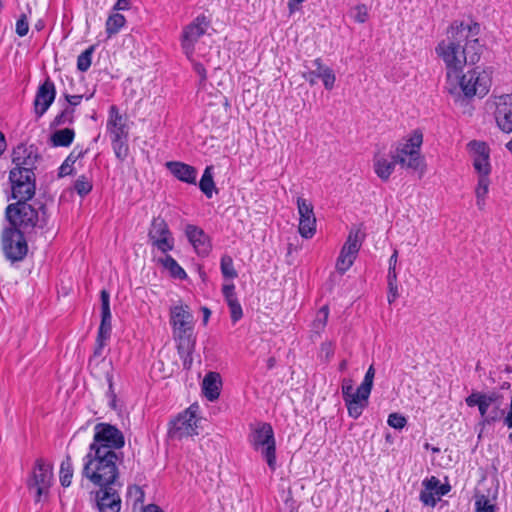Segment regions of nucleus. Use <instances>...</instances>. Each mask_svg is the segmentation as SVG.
<instances>
[{
    "label": "nucleus",
    "mask_w": 512,
    "mask_h": 512,
    "mask_svg": "<svg viewBox=\"0 0 512 512\" xmlns=\"http://www.w3.org/2000/svg\"><path fill=\"white\" fill-rule=\"evenodd\" d=\"M469 31V28H465L464 22L455 21L447 30V38L439 42L435 48L446 67L445 89L452 91L457 89L458 75L463 72L467 64L463 41L467 38Z\"/></svg>",
    "instance_id": "f257e3e1"
},
{
    "label": "nucleus",
    "mask_w": 512,
    "mask_h": 512,
    "mask_svg": "<svg viewBox=\"0 0 512 512\" xmlns=\"http://www.w3.org/2000/svg\"><path fill=\"white\" fill-rule=\"evenodd\" d=\"M170 324L173 339L184 368L192 365V354L195 350L194 317L187 305H175L170 309Z\"/></svg>",
    "instance_id": "f03ea898"
},
{
    "label": "nucleus",
    "mask_w": 512,
    "mask_h": 512,
    "mask_svg": "<svg viewBox=\"0 0 512 512\" xmlns=\"http://www.w3.org/2000/svg\"><path fill=\"white\" fill-rule=\"evenodd\" d=\"M119 454H98L88 452L83 461L82 475L97 487L119 485L117 463L122 462Z\"/></svg>",
    "instance_id": "7ed1b4c3"
},
{
    "label": "nucleus",
    "mask_w": 512,
    "mask_h": 512,
    "mask_svg": "<svg viewBox=\"0 0 512 512\" xmlns=\"http://www.w3.org/2000/svg\"><path fill=\"white\" fill-rule=\"evenodd\" d=\"M5 215L11 227L22 232H30L35 228H44L48 223L46 205L40 200L17 201L6 207Z\"/></svg>",
    "instance_id": "20e7f679"
},
{
    "label": "nucleus",
    "mask_w": 512,
    "mask_h": 512,
    "mask_svg": "<svg viewBox=\"0 0 512 512\" xmlns=\"http://www.w3.org/2000/svg\"><path fill=\"white\" fill-rule=\"evenodd\" d=\"M458 83L456 90L445 89L450 95L455 97V100L460 99L462 96L466 98H472L478 96L480 98L488 94L491 84V72L488 70L478 71L473 69L468 71L466 74L458 75Z\"/></svg>",
    "instance_id": "39448f33"
},
{
    "label": "nucleus",
    "mask_w": 512,
    "mask_h": 512,
    "mask_svg": "<svg viewBox=\"0 0 512 512\" xmlns=\"http://www.w3.org/2000/svg\"><path fill=\"white\" fill-rule=\"evenodd\" d=\"M106 130L115 156L120 161H124L129 154V126L127 124V117L120 113L116 105L109 107Z\"/></svg>",
    "instance_id": "423d86ee"
},
{
    "label": "nucleus",
    "mask_w": 512,
    "mask_h": 512,
    "mask_svg": "<svg viewBox=\"0 0 512 512\" xmlns=\"http://www.w3.org/2000/svg\"><path fill=\"white\" fill-rule=\"evenodd\" d=\"M125 445V438L117 427L109 423H98L94 427L93 441L89 446V451L98 454H119L123 457L120 450Z\"/></svg>",
    "instance_id": "0eeeda50"
},
{
    "label": "nucleus",
    "mask_w": 512,
    "mask_h": 512,
    "mask_svg": "<svg viewBox=\"0 0 512 512\" xmlns=\"http://www.w3.org/2000/svg\"><path fill=\"white\" fill-rule=\"evenodd\" d=\"M248 441L255 451H259L267 462L268 467L276 469V441L272 426L266 422H259L250 426Z\"/></svg>",
    "instance_id": "6e6552de"
},
{
    "label": "nucleus",
    "mask_w": 512,
    "mask_h": 512,
    "mask_svg": "<svg viewBox=\"0 0 512 512\" xmlns=\"http://www.w3.org/2000/svg\"><path fill=\"white\" fill-rule=\"evenodd\" d=\"M422 142V133L419 130L413 131L404 142L398 143L392 158L403 168L423 173L424 159L420 153Z\"/></svg>",
    "instance_id": "1a4fd4ad"
},
{
    "label": "nucleus",
    "mask_w": 512,
    "mask_h": 512,
    "mask_svg": "<svg viewBox=\"0 0 512 512\" xmlns=\"http://www.w3.org/2000/svg\"><path fill=\"white\" fill-rule=\"evenodd\" d=\"M210 19L204 15H198L192 22L183 27L180 42L183 53L188 59H192L195 52V45L206 33L210 26Z\"/></svg>",
    "instance_id": "9d476101"
},
{
    "label": "nucleus",
    "mask_w": 512,
    "mask_h": 512,
    "mask_svg": "<svg viewBox=\"0 0 512 512\" xmlns=\"http://www.w3.org/2000/svg\"><path fill=\"white\" fill-rule=\"evenodd\" d=\"M52 479V465L42 458L36 459L31 475L27 481L28 489L35 492L36 502H39L42 496L48 493Z\"/></svg>",
    "instance_id": "9b49d317"
},
{
    "label": "nucleus",
    "mask_w": 512,
    "mask_h": 512,
    "mask_svg": "<svg viewBox=\"0 0 512 512\" xmlns=\"http://www.w3.org/2000/svg\"><path fill=\"white\" fill-rule=\"evenodd\" d=\"M2 249L6 258L12 262L23 260L28 252L24 232L15 227L5 228L2 232Z\"/></svg>",
    "instance_id": "f8f14e48"
},
{
    "label": "nucleus",
    "mask_w": 512,
    "mask_h": 512,
    "mask_svg": "<svg viewBox=\"0 0 512 512\" xmlns=\"http://www.w3.org/2000/svg\"><path fill=\"white\" fill-rule=\"evenodd\" d=\"M12 185V197L17 201H29L35 195V174L34 171H20L13 168L9 174Z\"/></svg>",
    "instance_id": "ddd939ff"
},
{
    "label": "nucleus",
    "mask_w": 512,
    "mask_h": 512,
    "mask_svg": "<svg viewBox=\"0 0 512 512\" xmlns=\"http://www.w3.org/2000/svg\"><path fill=\"white\" fill-rule=\"evenodd\" d=\"M362 246L360 230H351L336 260L335 268L340 274L348 271L356 260Z\"/></svg>",
    "instance_id": "4468645a"
},
{
    "label": "nucleus",
    "mask_w": 512,
    "mask_h": 512,
    "mask_svg": "<svg viewBox=\"0 0 512 512\" xmlns=\"http://www.w3.org/2000/svg\"><path fill=\"white\" fill-rule=\"evenodd\" d=\"M149 243L162 253L166 254L174 249V237L166 221L161 217H154L148 231Z\"/></svg>",
    "instance_id": "2eb2a0df"
},
{
    "label": "nucleus",
    "mask_w": 512,
    "mask_h": 512,
    "mask_svg": "<svg viewBox=\"0 0 512 512\" xmlns=\"http://www.w3.org/2000/svg\"><path fill=\"white\" fill-rule=\"evenodd\" d=\"M122 484L98 487L91 492L94 500V506L98 512H120L122 501L119 489Z\"/></svg>",
    "instance_id": "dca6fc26"
},
{
    "label": "nucleus",
    "mask_w": 512,
    "mask_h": 512,
    "mask_svg": "<svg viewBox=\"0 0 512 512\" xmlns=\"http://www.w3.org/2000/svg\"><path fill=\"white\" fill-rule=\"evenodd\" d=\"M196 409L190 406L184 412L180 413L170 423L169 436L172 439H182L184 437L197 435Z\"/></svg>",
    "instance_id": "f3484780"
},
{
    "label": "nucleus",
    "mask_w": 512,
    "mask_h": 512,
    "mask_svg": "<svg viewBox=\"0 0 512 512\" xmlns=\"http://www.w3.org/2000/svg\"><path fill=\"white\" fill-rule=\"evenodd\" d=\"M296 204L299 214L298 232L301 237L311 239L316 233L314 207L310 201L303 197H298Z\"/></svg>",
    "instance_id": "a211bd4d"
},
{
    "label": "nucleus",
    "mask_w": 512,
    "mask_h": 512,
    "mask_svg": "<svg viewBox=\"0 0 512 512\" xmlns=\"http://www.w3.org/2000/svg\"><path fill=\"white\" fill-rule=\"evenodd\" d=\"M467 148L473 158V167L479 174V177H489L491 166L489 162L490 150L488 145L483 141H470Z\"/></svg>",
    "instance_id": "6ab92c4d"
},
{
    "label": "nucleus",
    "mask_w": 512,
    "mask_h": 512,
    "mask_svg": "<svg viewBox=\"0 0 512 512\" xmlns=\"http://www.w3.org/2000/svg\"><path fill=\"white\" fill-rule=\"evenodd\" d=\"M56 88L54 82L47 77L37 89L34 99V112L38 118L42 117L54 102Z\"/></svg>",
    "instance_id": "aec40b11"
},
{
    "label": "nucleus",
    "mask_w": 512,
    "mask_h": 512,
    "mask_svg": "<svg viewBox=\"0 0 512 512\" xmlns=\"http://www.w3.org/2000/svg\"><path fill=\"white\" fill-rule=\"evenodd\" d=\"M465 28H469L470 31L467 33V38L463 41V51H465L467 56L466 63L474 65L480 60L483 52V45L480 44L477 38L480 26L477 23L465 24Z\"/></svg>",
    "instance_id": "412c9836"
},
{
    "label": "nucleus",
    "mask_w": 512,
    "mask_h": 512,
    "mask_svg": "<svg viewBox=\"0 0 512 512\" xmlns=\"http://www.w3.org/2000/svg\"><path fill=\"white\" fill-rule=\"evenodd\" d=\"M495 119L498 127L505 133L512 132V95L504 94L496 97Z\"/></svg>",
    "instance_id": "4be33fe9"
},
{
    "label": "nucleus",
    "mask_w": 512,
    "mask_h": 512,
    "mask_svg": "<svg viewBox=\"0 0 512 512\" xmlns=\"http://www.w3.org/2000/svg\"><path fill=\"white\" fill-rule=\"evenodd\" d=\"M185 234L199 256H207L211 251V243L203 229L189 224L185 228Z\"/></svg>",
    "instance_id": "5701e85b"
},
{
    "label": "nucleus",
    "mask_w": 512,
    "mask_h": 512,
    "mask_svg": "<svg viewBox=\"0 0 512 512\" xmlns=\"http://www.w3.org/2000/svg\"><path fill=\"white\" fill-rule=\"evenodd\" d=\"M370 394L371 391L363 390L361 385L351 394V397L345 402L350 417L354 419L360 417L363 410L368 406Z\"/></svg>",
    "instance_id": "b1692460"
},
{
    "label": "nucleus",
    "mask_w": 512,
    "mask_h": 512,
    "mask_svg": "<svg viewBox=\"0 0 512 512\" xmlns=\"http://www.w3.org/2000/svg\"><path fill=\"white\" fill-rule=\"evenodd\" d=\"M166 167L179 181L196 184L197 170L195 167L179 161L167 162Z\"/></svg>",
    "instance_id": "393cba45"
},
{
    "label": "nucleus",
    "mask_w": 512,
    "mask_h": 512,
    "mask_svg": "<svg viewBox=\"0 0 512 512\" xmlns=\"http://www.w3.org/2000/svg\"><path fill=\"white\" fill-rule=\"evenodd\" d=\"M222 294L229 307L232 322H238L243 317V310L235 292V285L233 283L224 284Z\"/></svg>",
    "instance_id": "a878e982"
},
{
    "label": "nucleus",
    "mask_w": 512,
    "mask_h": 512,
    "mask_svg": "<svg viewBox=\"0 0 512 512\" xmlns=\"http://www.w3.org/2000/svg\"><path fill=\"white\" fill-rule=\"evenodd\" d=\"M396 164L395 159L392 158V160H389L386 155L382 153H376L373 158L374 172L382 181L389 180Z\"/></svg>",
    "instance_id": "bb28decb"
},
{
    "label": "nucleus",
    "mask_w": 512,
    "mask_h": 512,
    "mask_svg": "<svg viewBox=\"0 0 512 512\" xmlns=\"http://www.w3.org/2000/svg\"><path fill=\"white\" fill-rule=\"evenodd\" d=\"M203 392L210 401L218 399L220 395L221 380L216 372H209L203 379Z\"/></svg>",
    "instance_id": "cd10ccee"
},
{
    "label": "nucleus",
    "mask_w": 512,
    "mask_h": 512,
    "mask_svg": "<svg viewBox=\"0 0 512 512\" xmlns=\"http://www.w3.org/2000/svg\"><path fill=\"white\" fill-rule=\"evenodd\" d=\"M314 65L316 66V70L310 71L309 76L318 75V78L323 81L324 87L327 90H332L336 81L334 71L330 67L324 66L320 58L314 60Z\"/></svg>",
    "instance_id": "c85d7f7f"
},
{
    "label": "nucleus",
    "mask_w": 512,
    "mask_h": 512,
    "mask_svg": "<svg viewBox=\"0 0 512 512\" xmlns=\"http://www.w3.org/2000/svg\"><path fill=\"white\" fill-rule=\"evenodd\" d=\"M75 138V131L71 128L56 130L50 136V143L53 147H68Z\"/></svg>",
    "instance_id": "c756f323"
},
{
    "label": "nucleus",
    "mask_w": 512,
    "mask_h": 512,
    "mask_svg": "<svg viewBox=\"0 0 512 512\" xmlns=\"http://www.w3.org/2000/svg\"><path fill=\"white\" fill-rule=\"evenodd\" d=\"M422 484L424 489L420 492V501L426 506L434 507L439 500L434 492L437 486L436 480L425 479Z\"/></svg>",
    "instance_id": "7c9ffc66"
},
{
    "label": "nucleus",
    "mask_w": 512,
    "mask_h": 512,
    "mask_svg": "<svg viewBox=\"0 0 512 512\" xmlns=\"http://www.w3.org/2000/svg\"><path fill=\"white\" fill-rule=\"evenodd\" d=\"M159 264H161L165 269H167L171 276L177 279H185L187 274L185 270L177 263V261L167 253L164 257H161L157 260Z\"/></svg>",
    "instance_id": "2f4dec72"
},
{
    "label": "nucleus",
    "mask_w": 512,
    "mask_h": 512,
    "mask_svg": "<svg viewBox=\"0 0 512 512\" xmlns=\"http://www.w3.org/2000/svg\"><path fill=\"white\" fill-rule=\"evenodd\" d=\"M85 153L86 151H84L83 149L75 147L60 166L59 176L64 177L71 175L73 172V165L78 159L82 158Z\"/></svg>",
    "instance_id": "473e14b6"
},
{
    "label": "nucleus",
    "mask_w": 512,
    "mask_h": 512,
    "mask_svg": "<svg viewBox=\"0 0 512 512\" xmlns=\"http://www.w3.org/2000/svg\"><path fill=\"white\" fill-rule=\"evenodd\" d=\"M490 180L489 177L482 176L478 178V183L475 188L476 205L479 210H484L486 204V196L489 191Z\"/></svg>",
    "instance_id": "72a5a7b5"
},
{
    "label": "nucleus",
    "mask_w": 512,
    "mask_h": 512,
    "mask_svg": "<svg viewBox=\"0 0 512 512\" xmlns=\"http://www.w3.org/2000/svg\"><path fill=\"white\" fill-rule=\"evenodd\" d=\"M475 512H496L495 497H489L476 491L475 494Z\"/></svg>",
    "instance_id": "f704fd0d"
},
{
    "label": "nucleus",
    "mask_w": 512,
    "mask_h": 512,
    "mask_svg": "<svg viewBox=\"0 0 512 512\" xmlns=\"http://www.w3.org/2000/svg\"><path fill=\"white\" fill-rule=\"evenodd\" d=\"M212 171L213 167L207 166L199 182V188L207 198H211L216 189Z\"/></svg>",
    "instance_id": "c9c22d12"
},
{
    "label": "nucleus",
    "mask_w": 512,
    "mask_h": 512,
    "mask_svg": "<svg viewBox=\"0 0 512 512\" xmlns=\"http://www.w3.org/2000/svg\"><path fill=\"white\" fill-rule=\"evenodd\" d=\"M126 23L125 17L120 13L111 14L106 20V33L108 38L117 34Z\"/></svg>",
    "instance_id": "e433bc0d"
},
{
    "label": "nucleus",
    "mask_w": 512,
    "mask_h": 512,
    "mask_svg": "<svg viewBox=\"0 0 512 512\" xmlns=\"http://www.w3.org/2000/svg\"><path fill=\"white\" fill-rule=\"evenodd\" d=\"M73 477V465L69 455L62 461L60 465V483L63 487H69Z\"/></svg>",
    "instance_id": "4c0bfd02"
},
{
    "label": "nucleus",
    "mask_w": 512,
    "mask_h": 512,
    "mask_svg": "<svg viewBox=\"0 0 512 512\" xmlns=\"http://www.w3.org/2000/svg\"><path fill=\"white\" fill-rule=\"evenodd\" d=\"M75 109L70 106H65L63 110L57 114L50 123V127H58L65 124H71L74 121Z\"/></svg>",
    "instance_id": "58836bf2"
},
{
    "label": "nucleus",
    "mask_w": 512,
    "mask_h": 512,
    "mask_svg": "<svg viewBox=\"0 0 512 512\" xmlns=\"http://www.w3.org/2000/svg\"><path fill=\"white\" fill-rule=\"evenodd\" d=\"M220 270L225 279H235L238 273L234 268V262L230 255L224 254L220 260Z\"/></svg>",
    "instance_id": "ea45409f"
},
{
    "label": "nucleus",
    "mask_w": 512,
    "mask_h": 512,
    "mask_svg": "<svg viewBox=\"0 0 512 512\" xmlns=\"http://www.w3.org/2000/svg\"><path fill=\"white\" fill-rule=\"evenodd\" d=\"M501 398L496 392H492L490 394H486L484 398L477 405L479 413L483 418L484 423H486V417L489 415L488 409L491 404L496 403Z\"/></svg>",
    "instance_id": "a19ab883"
},
{
    "label": "nucleus",
    "mask_w": 512,
    "mask_h": 512,
    "mask_svg": "<svg viewBox=\"0 0 512 512\" xmlns=\"http://www.w3.org/2000/svg\"><path fill=\"white\" fill-rule=\"evenodd\" d=\"M32 152H34L32 146L27 147L24 144H20L15 147L12 152V162L15 164L14 168H20L25 162L26 156H29Z\"/></svg>",
    "instance_id": "79ce46f5"
},
{
    "label": "nucleus",
    "mask_w": 512,
    "mask_h": 512,
    "mask_svg": "<svg viewBox=\"0 0 512 512\" xmlns=\"http://www.w3.org/2000/svg\"><path fill=\"white\" fill-rule=\"evenodd\" d=\"M95 46L92 45L83 51L77 58V69L81 72H86L92 63V55L94 53Z\"/></svg>",
    "instance_id": "37998d69"
},
{
    "label": "nucleus",
    "mask_w": 512,
    "mask_h": 512,
    "mask_svg": "<svg viewBox=\"0 0 512 512\" xmlns=\"http://www.w3.org/2000/svg\"><path fill=\"white\" fill-rule=\"evenodd\" d=\"M329 316V308L327 305H324L319 309L317 312L316 318L313 321V329L316 332H320L324 330L326 327L327 321Z\"/></svg>",
    "instance_id": "c03bdc74"
},
{
    "label": "nucleus",
    "mask_w": 512,
    "mask_h": 512,
    "mask_svg": "<svg viewBox=\"0 0 512 512\" xmlns=\"http://www.w3.org/2000/svg\"><path fill=\"white\" fill-rule=\"evenodd\" d=\"M350 17L357 23H365L369 18L368 8L365 4H358L350 10Z\"/></svg>",
    "instance_id": "a18cd8bd"
},
{
    "label": "nucleus",
    "mask_w": 512,
    "mask_h": 512,
    "mask_svg": "<svg viewBox=\"0 0 512 512\" xmlns=\"http://www.w3.org/2000/svg\"><path fill=\"white\" fill-rule=\"evenodd\" d=\"M127 497L133 501V507L135 508L138 504L144 502L145 493L140 486L132 485L128 487Z\"/></svg>",
    "instance_id": "49530a36"
},
{
    "label": "nucleus",
    "mask_w": 512,
    "mask_h": 512,
    "mask_svg": "<svg viewBox=\"0 0 512 512\" xmlns=\"http://www.w3.org/2000/svg\"><path fill=\"white\" fill-rule=\"evenodd\" d=\"M74 189L80 196L83 197L91 192L92 183L86 176L82 175L75 181Z\"/></svg>",
    "instance_id": "de8ad7c7"
},
{
    "label": "nucleus",
    "mask_w": 512,
    "mask_h": 512,
    "mask_svg": "<svg viewBox=\"0 0 512 512\" xmlns=\"http://www.w3.org/2000/svg\"><path fill=\"white\" fill-rule=\"evenodd\" d=\"M112 316H101V323L98 329L97 336L101 338H110L111 330H112Z\"/></svg>",
    "instance_id": "09e8293b"
},
{
    "label": "nucleus",
    "mask_w": 512,
    "mask_h": 512,
    "mask_svg": "<svg viewBox=\"0 0 512 512\" xmlns=\"http://www.w3.org/2000/svg\"><path fill=\"white\" fill-rule=\"evenodd\" d=\"M387 423L390 427L400 430L406 426L407 419L402 414L391 413L388 416Z\"/></svg>",
    "instance_id": "8fccbe9b"
},
{
    "label": "nucleus",
    "mask_w": 512,
    "mask_h": 512,
    "mask_svg": "<svg viewBox=\"0 0 512 512\" xmlns=\"http://www.w3.org/2000/svg\"><path fill=\"white\" fill-rule=\"evenodd\" d=\"M29 31V23L26 14H21L18 20L16 21V33L20 37H24L27 35Z\"/></svg>",
    "instance_id": "3c124183"
},
{
    "label": "nucleus",
    "mask_w": 512,
    "mask_h": 512,
    "mask_svg": "<svg viewBox=\"0 0 512 512\" xmlns=\"http://www.w3.org/2000/svg\"><path fill=\"white\" fill-rule=\"evenodd\" d=\"M101 299V316H112L110 310V295L108 291L102 290L100 293Z\"/></svg>",
    "instance_id": "603ef678"
},
{
    "label": "nucleus",
    "mask_w": 512,
    "mask_h": 512,
    "mask_svg": "<svg viewBox=\"0 0 512 512\" xmlns=\"http://www.w3.org/2000/svg\"><path fill=\"white\" fill-rule=\"evenodd\" d=\"M353 380L349 378H344L341 384V392L344 402L347 401L348 398L351 397V394L354 392Z\"/></svg>",
    "instance_id": "864d4df0"
},
{
    "label": "nucleus",
    "mask_w": 512,
    "mask_h": 512,
    "mask_svg": "<svg viewBox=\"0 0 512 512\" xmlns=\"http://www.w3.org/2000/svg\"><path fill=\"white\" fill-rule=\"evenodd\" d=\"M374 377H375V369H374V366L371 365L368 370L366 371V374L364 376V379L362 381V383L360 384L363 388V390H372L373 388V381H374Z\"/></svg>",
    "instance_id": "5fc2aeb1"
},
{
    "label": "nucleus",
    "mask_w": 512,
    "mask_h": 512,
    "mask_svg": "<svg viewBox=\"0 0 512 512\" xmlns=\"http://www.w3.org/2000/svg\"><path fill=\"white\" fill-rule=\"evenodd\" d=\"M38 156L35 152H32L29 156H26L25 162L20 166V171H33Z\"/></svg>",
    "instance_id": "6e6d98bb"
},
{
    "label": "nucleus",
    "mask_w": 512,
    "mask_h": 512,
    "mask_svg": "<svg viewBox=\"0 0 512 512\" xmlns=\"http://www.w3.org/2000/svg\"><path fill=\"white\" fill-rule=\"evenodd\" d=\"M486 394L481 392H474L466 397L465 402L467 406L474 407L479 404V402L484 398Z\"/></svg>",
    "instance_id": "4d7b16f0"
},
{
    "label": "nucleus",
    "mask_w": 512,
    "mask_h": 512,
    "mask_svg": "<svg viewBox=\"0 0 512 512\" xmlns=\"http://www.w3.org/2000/svg\"><path fill=\"white\" fill-rule=\"evenodd\" d=\"M504 415V410H501L499 406H495L493 410L489 413V415L486 417V424L494 423Z\"/></svg>",
    "instance_id": "13d9d810"
},
{
    "label": "nucleus",
    "mask_w": 512,
    "mask_h": 512,
    "mask_svg": "<svg viewBox=\"0 0 512 512\" xmlns=\"http://www.w3.org/2000/svg\"><path fill=\"white\" fill-rule=\"evenodd\" d=\"M429 479L436 480L437 486H436V489L434 490V492H435V494L437 495V497L439 499H440L441 496L446 495L450 491V485H448V484H441L440 480L437 477L431 476Z\"/></svg>",
    "instance_id": "bf43d9fd"
},
{
    "label": "nucleus",
    "mask_w": 512,
    "mask_h": 512,
    "mask_svg": "<svg viewBox=\"0 0 512 512\" xmlns=\"http://www.w3.org/2000/svg\"><path fill=\"white\" fill-rule=\"evenodd\" d=\"M64 97H65V99L67 101V104L65 106H70L72 108H75L76 106L80 105V103L83 100V95H69V94H65Z\"/></svg>",
    "instance_id": "052dcab7"
},
{
    "label": "nucleus",
    "mask_w": 512,
    "mask_h": 512,
    "mask_svg": "<svg viewBox=\"0 0 512 512\" xmlns=\"http://www.w3.org/2000/svg\"><path fill=\"white\" fill-rule=\"evenodd\" d=\"M399 297L398 293V284H388V295L387 299L389 304L395 302V300Z\"/></svg>",
    "instance_id": "680f3d73"
},
{
    "label": "nucleus",
    "mask_w": 512,
    "mask_h": 512,
    "mask_svg": "<svg viewBox=\"0 0 512 512\" xmlns=\"http://www.w3.org/2000/svg\"><path fill=\"white\" fill-rule=\"evenodd\" d=\"M193 68H194V71L199 75L200 81L201 82L206 81L207 73H206V69H205L204 65L199 62H195L193 64Z\"/></svg>",
    "instance_id": "e2e57ef3"
},
{
    "label": "nucleus",
    "mask_w": 512,
    "mask_h": 512,
    "mask_svg": "<svg viewBox=\"0 0 512 512\" xmlns=\"http://www.w3.org/2000/svg\"><path fill=\"white\" fill-rule=\"evenodd\" d=\"M107 340H108V338H101V337L97 336L96 347L94 349V356L99 357L102 355V351H103V348H104Z\"/></svg>",
    "instance_id": "0e129e2a"
},
{
    "label": "nucleus",
    "mask_w": 512,
    "mask_h": 512,
    "mask_svg": "<svg viewBox=\"0 0 512 512\" xmlns=\"http://www.w3.org/2000/svg\"><path fill=\"white\" fill-rule=\"evenodd\" d=\"M131 6L130 0H117L113 6L114 11L129 10Z\"/></svg>",
    "instance_id": "69168bd1"
},
{
    "label": "nucleus",
    "mask_w": 512,
    "mask_h": 512,
    "mask_svg": "<svg viewBox=\"0 0 512 512\" xmlns=\"http://www.w3.org/2000/svg\"><path fill=\"white\" fill-rule=\"evenodd\" d=\"M141 512H164L161 507L156 504H148L142 507Z\"/></svg>",
    "instance_id": "338daca9"
},
{
    "label": "nucleus",
    "mask_w": 512,
    "mask_h": 512,
    "mask_svg": "<svg viewBox=\"0 0 512 512\" xmlns=\"http://www.w3.org/2000/svg\"><path fill=\"white\" fill-rule=\"evenodd\" d=\"M504 425H506L508 428H512V400L509 404L507 415L504 418Z\"/></svg>",
    "instance_id": "774afa93"
}]
</instances>
